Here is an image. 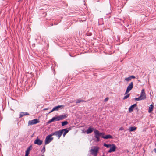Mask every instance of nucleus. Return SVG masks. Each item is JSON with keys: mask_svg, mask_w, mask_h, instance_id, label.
Returning <instances> with one entry per match:
<instances>
[{"mask_svg": "<svg viewBox=\"0 0 156 156\" xmlns=\"http://www.w3.org/2000/svg\"><path fill=\"white\" fill-rule=\"evenodd\" d=\"M67 114H64L63 115H60L59 116H55L52 118L50 120H49L48 122V123H50L54 121H58L61 120L66 118L67 117Z\"/></svg>", "mask_w": 156, "mask_h": 156, "instance_id": "nucleus-1", "label": "nucleus"}, {"mask_svg": "<svg viewBox=\"0 0 156 156\" xmlns=\"http://www.w3.org/2000/svg\"><path fill=\"white\" fill-rule=\"evenodd\" d=\"M95 133V137L96 138V140L97 142H98L100 140L99 136L104 135V133H100V132L96 129L94 130Z\"/></svg>", "mask_w": 156, "mask_h": 156, "instance_id": "nucleus-2", "label": "nucleus"}, {"mask_svg": "<svg viewBox=\"0 0 156 156\" xmlns=\"http://www.w3.org/2000/svg\"><path fill=\"white\" fill-rule=\"evenodd\" d=\"M99 147H95L94 149H91L90 151L92 155L94 156H96L98 153L99 150Z\"/></svg>", "mask_w": 156, "mask_h": 156, "instance_id": "nucleus-3", "label": "nucleus"}, {"mask_svg": "<svg viewBox=\"0 0 156 156\" xmlns=\"http://www.w3.org/2000/svg\"><path fill=\"white\" fill-rule=\"evenodd\" d=\"M133 87V82H131L127 87L126 91L125 94H126L129 92L132 89Z\"/></svg>", "mask_w": 156, "mask_h": 156, "instance_id": "nucleus-4", "label": "nucleus"}, {"mask_svg": "<svg viewBox=\"0 0 156 156\" xmlns=\"http://www.w3.org/2000/svg\"><path fill=\"white\" fill-rule=\"evenodd\" d=\"M53 138L49 135L47 136L45 140V144L46 145L50 143L53 140Z\"/></svg>", "mask_w": 156, "mask_h": 156, "instance_id": "nucleus-5", "label": "nucleus"}, {"mask_svg": "<svg viewBox=\"0 0 156 156\" xmlns=\"http://www.w3.org/2000/svg\"><path fill=\"white\" fill-rule=\"evenodd\" d=\"M39 120L37 119H34L32 120H30L28 122V125H32L39 123Z\"/></svg>", "mask_w": 156, "mask_h": 156, "instance_id": "nucleus-6", "label": "nucleus"}, {"mask_svg": "<svg viewBox=\"0 0 156 156\" xmlns=\"http://www.w3.org/2000/svg\"><path fill=\"white\" fill-rule=\"evenodd\" d=\"M139 97H140V98H141L142 100H145L146 99V95L144 89H142V90L140 95Z\"/></svg>", "mask_w": 156, "mask_h": 156, "instance_id": "nucleus-7", "label": "nucleus"}, {"mask_svg": "<svg viewBox=\"0 0 156 156\" xmlns=\"http://www.w3.org/2000/svg\"><path fill=\"white\" fill-rule=\"evenodd\" d=\"M110 147V149L108 151V153H110L112 152H115V151L116 147L114 144H112L111 147Z\"/></svg>", "mask_w": 156, "mask_h": 156, "instance_id": "nucleus-8", "label": "nucleus"}, {"mask_svg": "<svg viewBox=\"0 0 156 156\" xmlns=\"http://www.w3.org/2000/svg\"><path fill=\"white\" fill-rule=\"evenodd\" d=\"M64 107V105H58L55 106L54 107V108L50 112H49V113H51L54 111H58L59 108H61V109H62Z\"/></svg>", "mask_w": 156, "mask_h": 156, "instance_id": "nucleus-9", "label": "nucleus"}, {"mask_svg": "<svg viewBox=\"0 0 156 156\" xmlns=\"http://www.w3.org/2000/svg\"><path fill=\"white\" fill-rule=\"evenodd\" d=\"M62 134L61 130L55 131V136L57 137L58 139H59L60 138Z\"/></svg>", "mask_w": 156, "mask_h": 156, "instance_id": "nucleus-10", "label": "nucleus"}, {"mask_svg": "<svg viewBox=\"0 0 156 156\" xmlns=\"http://www.w3.org/2000/svg\"><path fill=\"white\" fill-rule=\"evenodd\" d=\"M42 141L40 140L37 137V138L34 141V143L35 144H37L39 145H40L42 144Z\"/></svg>", "mask_w": 156, "mask_h": 156, "instance_id": "nucleus-11", "label": "nucleus"}, {"mask_svg": "<svg viewBox=\"0 0 156 156\" xmlns=\"http://www.w3.org/2000/svg\"><path fill=\"white\" fill-rule=\"evenodd\" d=\"M32 148V145H30L29 147L27 149L26 151L25 154V156H28V155L29 154V152Z\"/></svg>", "mask_w": 156, "mask_h": 156, "instance_id": "nucleus-12", "label": "nucleus"}, {"mask_svg": "<svg viewBox=\"0 0 156 156\" xmlns=\"http://www.w3.org/2000/svg\"><path fill=\"white\" fill-rule=\"evenodd\" d=\"M94 128L91 127V126L87 130L86 133L87 134H89L91 133L93 130H94Z\"/></svg>", "mask_w": 156, "mask_h": 156, "instance_id": "nucleus-13", "label": "nucleus"}, {"mask_svg": "<svg viewBox=\"0 0 156 156\" xmlns=\"http://www.w3.org/2000/svg\"><path fill=\"white\" fill-rule=\"evenodd\" d=\"M102 137L106 139L110 138L112 139L113 138L112 136L110 134L107 135L105 136L103 135L102 136Z\"/></svg>", "mask_w": 156, "mask_h": 156, "instance_id": "nucleus-14", "label": "nucleus"}, {"mask_svg": "<svg viewBox=\"0 0 156 156\" xmlns=\"http://www.w3.org/2000/svg\"><path fill=\"white\" fill-rule=\"evenodd\" d=\"M137 105L136 104H135L132 105L129 108V112H131L133 111V110L134 107Z\"/></svg>", "mask_w": 156, "mask_h": 156, "instance_id": "nucleus-15", "label": "nucleus"}, {"mask_svg": "<svg viewBox=\"0 0 156 156\" xmlns=\"http://www.w3.org/2000/svg\"><path fill=\"white\" fill-rule=\"evenodd\" d=\"M61 131L62 132V134L63 133H64V134H66L69 132V130H68L67 128L61 130Z\"/></svg>", "mask_w": 156, "mask_h": 156, "instance_id": "nucleus-16", "label": "nucleus"}, {"mask_svg": "<svg viewBox=\"0 0 156 156\" xmlns=\"http://www.w3.org/2000/svg\"><path fill=\"white\" fill-rule=\"evenodd\" d=\"M154 106L153 105L151 104L150 105V107H149V109L148 110L149 112H151L153 110Z\"/></svg>", "mask_w": 156, "mask_h": 156, "instance_id": "nucleus-17", "label": "nucleus"}, {"mask_svg": "<svg viewBox=\"0 0 156 156\" xmlns=\"http://www.w3.org/2000/svg\"><path fill=\"white\" fill-rule=\"evenodd\" d=\"M136 127H130L129 128V130L130 131H133L135 130H136Z\"/></svg>", "mask_w": 156, "mask_h": 156, "instance_id": "nucleus-18", "label": "nucleus"}, {"mask_svg": "<svg viewBox=\"0 0 156 156\" xmlns=\"http://www.w3.org/2000/svg\"><path fill=\"white\" fill-rule=\"evenodd\" d=\"M62 126H63L68 124V122L67 121H64L62 122H61Z\"/></svg>", "mask_w": 156, "mask_h": 156, "instance_id": "nucleus-19", "label": "nucleus"}, {"mask_svg": "<svg viewBox=\"0 0 156 156\" xmlns=\"http://www.w3.org/2000/svg\"><path fill=\"white\" fill-rule=\"evenodd\" d=\"M111 144H107L105 143H104V146L106 147L107 148H108L109 147H111Z\"/></svg>", "mask_w": 156, "mask_h": 156, "instance_id": "nucleus-20", "label": "nucleus"}, {"mask_svg": "<svg viewBox=\"0 0 156 156\" xmlns=\"http://www.w3.org/2000/svg\"><path fill=\"white\" fill-rule=\"evenodd\" d=\"M85 101L84 100H83L80 99H78L76 101V103L77 104L80 103L81 102H85Z\"/></svg>", "mask_w": 156, "mask_h": 156, "instance_id": "nucleus-21", "label": "nucleus"}, {"mask_svg": "<svg viewBox=\"0 0 156 156\" xmlns=\"http://www.w3.org/2000/svg\"><path fill=\"white\" fill-rule=\"evenodd\" d=\"M130 94H127L125 96L123 97V99L125 100V99L129 97Z\"/></svg>", "mask_w": 156, "mask_h": 156, "instance_id": "nucleus-22", "label": "nucleus"}, {"mask_svg": "<svg viewBox=\"0 0 156 156\" xmlns=\"http://www.w3.org/2000/svg\"><path fill=\"white\" fill-rule=\"evenodd\" d=\"M24 115H25L24 112H21L20 114V117H19V118H21Z\"/></svg>", "mask_w": 156, "mask_h": 156, "instance_id": "nucleus-23", "label": "nucleus"}, {"mask_svg": "<svg viewBox=\"0 0 156 156\" xmlns=\"http://www.w3.org/2000/svg\"><path fill=\"white\" fill-rule=\"evenodd\" d=\"M45 151V146H44L43 147L42 149L41 150V151L43 153H44Z\"/></svg>", "mask_w": 156, "mask_h": 156, "instance_id": "nucleus-24", "label": "nucleus"}, {"mask_svg": "<svg viewBox=\"0 0 156 156\" xmlns=\"http://www.w3.org/2000/svg\"><path fill=\"white\" fill-rule=\"evenodd\" d=\"M134 99L136 101H138L142 100L139 97L138 98H136Z\"/></svg>", "mask_w": 156, "mask_h": 156, "instance_id": "nucleus-25", "label": "nucleus"}, {"mask_svg": "<svg viewBox=\"0 0 156 156\" xmlns=\"http://www.w3.org/2000/svg\"><path fill=\"white\" fill-rule=\"evenodd\" d=\"M131 80V79L130 78V76H129L128 77H127V78H126L125 79V80L126 81H128L130 80Z\"/></svg>", "mask_w": 156, "mask_h": 156, "instance_id": "nucleus-26", "label": "nucleus"}, {"mask_svg": "<svg viewBox=\"0 0 156 156\" xmlns=\"http://www.w3.org/2000/svg\"><path fill=\"white\" fill-rule=\"evenodd\" d=\"M51 137L52 136L55 135V131L54 132H53L52 133H51V134L48 135Z\"/></svg>", "mask_w": 156, "mask_h": 156, "instance_id": "nucleus-27", "label": "nucleus"}, {"mask_svg": "<svg viewBox=\"0 0 156 156\" xmlns=\"http://www.w3.org/2000/svg\"><path fill=\"white\" fill-rule=\"evenodd\" d=\"M130 77L131 79H134L135 78V76L133 75L131 76H130Z\"/></svg>", "mask_w": 156, "mask_h": 156, "instance_id": "nucleus-28", "label": "nucleus"}, {"mask_svg": "<svg viewBox=\"0 0 156 156\" xmlns=\"http://www.w3.org/2000/svg\"><path fill=\"white\" fill-rule=\"evenodd\" d=\"M24 115H29V114L27 112H24Z\"/></svg>", "mask_w": 156, "mask_h": 156, "instance_id": "nucleus-29", "label": "nucleus"}, {"mask_svg": "<svg viewBox=\"0 0 156 156\" xmlns=\"http://www.w3.org/2000/svg\"><path fill=\"white\" fill-rule=\"evenodd\" d=\"M108 98H106L104 100V101L105 102H106V101H107L108 100Z\"/></svg>", "mask_w": 156, "mask_h": 156, "instance_id": "nucleus-30", "label": "nucleus"}, {"mask_svg": "<svg viewBox=\"0 0 156 156\" xmlns=\"http://www.w3.org/2000/svg\"><path fill=\"white\" fill-rule=\"evenodd\" d=\"M67 129L68 130H69V131L72 129V127L70 126Z\"/></svg>", "mask_w": 156, "mask_h": 156, "instance_id": "nucleus-31", "label": "nucleus"}, {"mask_svg": "<svg viewBox=\"0 0 156 156\" xmlns=\"http://www.w3.org/2000/svg\"><path fill=\"white\" fill-rule=\"evenodd\" d=\"M124 130V128H123L122 127L120 128L119 129L120 130Z\"/></svg>", "mask_w": 156, "mask_h": 156, "instance_id": "nucleus-32", "label": "nucleus"}, {"mask_svg": "<svg viewBox=\"0 0 156 156\" xmlns=\"http://www.w3.org/2000/svg\"><path fill=\"white\" fill-rule=\"evenodd\" d=\"M154 152L156 153V148H154Z\"/></svg>", "mask_w": 156, "mask_h": 156, "instance_id": "nucleus-33", "label": "nucleus"}, {"mask_svg": "<svg viewBox=\"0 0 156 156\" xmlns=\"http://www.w3.org/2000/svg\"><path fill=\"white\" fill-rule=\"evenodd\" d=\"M66 135V134H64V133H63V137H64Z\"/></svg>", "mask_w": 156, "mask_h": 156, "instance_id": "nucleus-34", "label": "nucleus"}, {"mask_svg": "<svg viewBox=\"0 0 156 156\" xmlns=\"http://www.w3.org/2000/svg\"><path fill=\"white\" fill-rule=\"evenodd\" d=\"M48 109L47 108H45L44 109V110H47Z\"/></svg>", "mask_w": 156, "mask_h": 156, "instance_id": "nucleus-35", "label": "nucleus"}, {"mask_svg": "<svg viewBox=\"0 0 156 156\" xmlns=\"http://www.w3.org/2000/svg\"><path fill=\"white\" fill-rule=\"evenodd\" d=\"M154 30H156V29H154Z\"/></svg>", "mask_w": 156, "mask_h": 156, "instance_id": "nucleus-36", "label": "nucleus"}, {"mask_svg": "<svg viewBox=\"0 0 156 156\" xmlns=\"http://www.w3.org/2000/svg\"><path fill=\"white\" fill-rule=\"evenodd\" d=\"M70 56H71V57H73L70 54Z\"/></svg>", "mask_w": 156, "mask_h": 156, "instance_id": "nucleus-37", "label": "nucleus"}, {"mask_svg": "<svg viewBox=\"0 0 156 156\" xmlns=\"http://www.w3.org/2000/svg\"><path fill=\"white\" fill-rule=\"evenodd\" d=\"M83 71V72H84V70H83V71Z\"/></svg>", "mask_w": 156, "mask_h": 156, "instance_id": "nucleus-38", "label": "nucleus"}, {"mask_svg": "<svg viewBox=\"0 0 156 156\" xmlns=\"http://www.w3.org/2000/svg\"><path fill=\"white\" fill-rule=\"evenodd\" d=\"M41 156H44V155H42Z\"/></svg>", "mask_w": 156, "mask_h": 156, "instance_id": "nucleus-39", "label": "nucleus"}, {"mask_svg": "<svg viewBox=\"0 0 156 156\" xmlns=\"http://www.w3.org/2000/svg\"><path fill=\"white\" fill-rule=\"evenodd\" d=\"M103 156H104V155Z\"/></svg>", "mask_w": 156, "mask_h": 156, "instance_id": "nucleus-40", "label": "nucleus"}]
</instances>
